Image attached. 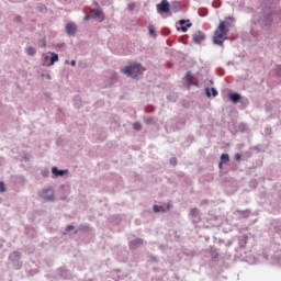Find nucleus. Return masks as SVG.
<instances>
[{"label": "nucleus", "mask_w": 281, "mask_h": 281, "mask_svg": "<svg viewBox=\"0 0 281 281\" xmlns=\"http://www.w3.org/2000/svg\"><path fill=\"white\" fill-rule=\"evenodd\" d=\"M235 160H237V161L240 160V154L239 153L235 154Z\"/></svg>", "instance_id": "obj_26"}, {"label": "nucleus", "mask_w": 281, "mask_h": 281, "mask_svg": "<svg viewBox=\"0 0 281 281\" xmlns=\"http://www.w3.org/2000/svg\"><path fill=\"white\" fill-rule=\"evenodd\" d=\"M205 40V35L202 32H195L193 34V41L196 44H201Z\"/></svg>", "instance_id": "obj_7"}, {"label": "nucleus", "mask_w": 281, "mask_h": 281, "mask_svg": "<svg viewBox=\"0 0 281 281\" xmlns=\"http://www.w3.org/2000/svg\"><path fill=\"white\" fill-rule=\"evenodd\" d=\"M52 173L55 175L56 177H63L66 173V171H59V169H57V167H53Z\"/></svg>", "instance_id": "obj_12"}, {"label": "nucleus", "mask_w": 281, "mask_h": 281, "mask_svg": "<svg viewBox=\"0 0 281 281\" xmlns=\"http://www.w3.org/2000/svg\"><path fill=\"white\" fill-rule=\"evenodd\" d=\"M128 10L134 11L135 10V2H132L128 4Z\"/></svg>", "instance_id": "obj_20"}, {"label": "nucleus", "mask_w": 281, "mask_h": 281, "mask_svg": "<svg viewBox=\"0 0 281 281\" xmlns=\"http://www.w3.org/2000/svg\"><path fill=\"white\" fill-rule=\"evenodd\" d=\"M193 77L191 72H187L186 75V82L188 83V86H190L192 83Z\"/></svg>", "instance_id": "obj_14"}, {"label": "nucleus", "mask_w": 281, "mask_h": 281, "mask_svg": "<svg viewBox=\"0 0 281 281\" xmlns=\"http://www.w3.org/2000/svg\"><path fill=\"white\" fill-rule=\"evenodd\" d=\"M42 198L45 201H54V191H53V189H45L42 193Z\"/></svg>", "instance_id": "obj_5"}, {"label": "nucleus", "mask_w": 281, "mask_h": 281, "mask_svg": "<svg viewBox=\"0 0 281 281\" xmlns=\"http://www.w3.org/2000/svg\"><path fill=\"white\" fill-rule=\"evenodd\" d=\"M49 54L52 55V57L49 59V63H47V66H53L55 63L59 60V55L52 52H49Z\"/></svg>", "instance_id": "obj_10"}, {"label": "nucleus", "mask_w": 281, "mask_h": 281, "mask_svg": "<svg viewBox=\"0 0 281 281\" xmlns=\"http://www.w3.org/2000/svg\"><path fill=\"white\" fill-rule=\"evenodd\" d=\"M179 25H181L180 31L183 32V33L187 32V29L192 26V24L190 23L189 20H187V21L186 20H180Z\"/></svg>", "instance_id": "obj_8"}, {"label": "nucleus", "mask_w": 281, "mask_h": 281, "mask_svg": "<svg viewBox=\"0 0 281 281\" xmlns=\"http://www.w3.org/2000/svg\"><path fill=\"white\" fill-rule=\"evenodd\" d=\"M93 18L92 14H87L85 15V21H90Z\"/></svg>", "instance_id": "obj_24"}, {"label": "nucleus", "mask_w": 281, "mask_h": 281, "mask_svg": "<svg viewBox=\"0 0 281 281\" xmlns=\"http://www.w3.org/2000/svg\"><path fill=\"white\" fill-rule=\"evenodd\" d=\"M220 168H222V161L220 162Z\"/></svg>", "instance_id": "obj_29"}, {"label": "nucleus", "mask_w": 281, "mask_h": 281, "mask_svg": "<svg viewBox=\"0 0 281 281\" xmlns=\"http://www.w3.org/2000/svg\"><path fill=\"white\" fill-rule=\"evenodd\" d=\"M44 60H45V65L48 66L49 64V56L48 55H44Z\"/></svg>", "instance_id": "obj_23"}, {"label": "nucleus", "mask_w": 281, "mask_h": 281, "mask_svg": "<svg viewBox=\"0 0 281 281\" xmlns=\"http://www.w3.org/2000/svg\"><path fill=\"white\" fill-rule=\"evenodd\" d=\"M78 31V27L75 23H68L66 25V33L67 35L74 36Z\"/></svg>", "instance_id": "obj_6"}, {"label": "nucleus", "mask_w": 281, "mask_h": 281, "mask_svg": "<svg viewBox=\"0 0 281 281\" xmlns=\"http://www.w3.org/2000/svg\"><path fill=\"white\" fill-rule=\"evenodd\" d=\"M229 100H231L233 103H237V102L240 100V94H238V93H231V94H229Z\"/></svg>", "instance_id": "obj_11"}, {"label": "nucleus", "mask_w": 281, "mask_h": 281, "mask_svg": "<svg viewBox=\"0 0 281 281\" xmlns=\"http://www.w3.org/2000/svg\"><path fill=\"white\" fill-rule=\"evenodd\" d=\"M158 13H169L170 4L167 0H162L159 4H157Z\"/></svg>", "instance_id": "obj_3"}, {"label": "nucleus", "mask_w": 281, "mask_h": 281, "mask_svg": "<svg viewBox=\"0 0 281 281\" xmlns=\"http://www.w3.org/2000/svg\"><path fill=\"white\" fill-rule=\"evenodd\" d=\"M221 160H222V162H228V161H229V156H228V154H222V155H221Z\"/></svg>", "instance_id": "obj_15"}, {"label": "nucleus", "mask_w": 281, "mask_h": 281, "mask_svg": "<svg viewBox=\"0 0 281 281\" xmlns=\"http://www.w3.org/2000/svg\"><path fill=\"white\" fill-rule=\"evenodd\" d=\"M7 191V187L4 184V182H0V192L4 193Z\"/></svg>", "instance_id": "obj_18"}, {"label": "nucleus", "mask_w": 281, "mask_h": 281, "mask_svg": "<svg viewBox=\"0 0 281 281\" xmlns=\"http://www.w3.org/2000/svg\"><path fill=\"white\" fill-rule=\"evenodd\" d=\"M90 14L93 19H98L100 22L104 21V13L100 9H92Z\"/></svg>", "instance_id": "obj_4"}, {"label": "nucleus", "mask_w": 281, "mask_h": 281, "mask_svg": "<svg viewBox=\"0 0 281 281\" xmlns=\"http://www.w3.org/2000/svg\"><path fill=\"white\" fill-rule=\"evenodd\" d=\"M198 214V209H191L190 215L195 216Z\"/></svg>", "instance_id": "obj_21"}, {"label": "nucleus", "mask_w": 281, "mask_h": 281, "mask_svg": "<svg viewBox=\"0 0 281 281\" xmlns=\"http://www.w3.org/2000/svg\"><path fill=\"white\" fill-rule=\"evenodd\" d=\"M75 229V226H67L66 227V232H71V231H74Z\"/></svg>", "instance_id": "obj_25"}, {"label": "nucleus", "mask_w": 281, "mask_h": 281, "mask_svg": "<svg viewBox=\"0 0 281 281\" xmlns=\"http://www.w3.org/2000/svg\"><path fill=\"white\" fill-rule=\"evenodd\" d=\"M143 245H144V240L143 239H135V240H132L130 243V248L132 250H135V249L139 248V246H143Z\"/></svg>", "instance_id": "obj_9"}, {"label": "nucleus", "mask_w": 281, "mask_h": 281, "mask_svg": "<svg viewBox=\"0 0 281 281\" xmlns=\"http://www.w3.org/2000/svg\"><path fill=\"white\" fill-rule=\"evenodd\" d=\"M26 54H27L29 56H34V55H36V49H35L33 46H29V47L26 48Z\"/></svg>", "instance_id": "obj_13"}, {"label": "nucleus", "mask_w": 281, "mask_h": 281, "mask_svg": "<svg viewBox=\"0 0 281 281\" xmlns=\"http://www.w3.org/2000/svg\"><path fill=\"white\" fill-rule=\"evenodd\" d=\"M154 212L155 213L166 212V210L164 209V206H157V204H155Z\"/></svg>", "instance_id": "obj_16"}, {"label": "nucleus", "mask_w": 281, "mask_h": 281, "mask_svg": "<svg viewBox=\"0 0 281 281\" xmlns=\"http://www.w3.org/2000/svg\"><path fill=\"white\" fill-rule=\"evenodd\" d=\"M228 29L224 21H221L218 30L215 32L213 37L214 44L222 45L225 40H227Z\"/></svg>", "instance_id": "obj_2"}, {"label": "nucleus", "mask_w": 281, "mask_h": 281, "mask_svg": "<svg viewBox=\"0 0 281 281\" xmlns=\"http://www.w3.org/2000/svg\"><path fill=\"white\" fill-rule=\"evenodd\" d=\"M121 72L133 79H137L139 76H142V64L134 63L130 66L121 68Z\"/></svg>", "instance_id": "obj_1"}, {"label": "nucleus", "mask_w": 281, "mask_h": 281, "mask_svg": "<svg viewBox=\"0 0 281 281\" xmlns=\"http://www.w3.org/2000/svg\"><path fill=\"white\" fill-rule=\"evenodd\" d=\"M77 61L76 60H71V66H76Z\"/></svg>", "instance_id": "obj_28"}, {"label": "nucleus", "mask_w": 281, "mask_h": 281, "mask_svg": "<svg viewBox=\"0 0 281 281\" xmlns=\"http://www.w3.org/2000/svg\"><path fill=\"white\" fill-rule=\"evenodd\" d=\"M149 35L154 36L155 35V27L153 25L148 26Z\"/></svg>", "instance_id": "obj_19"}, {"label": "nucleus", "mask_w": 281, "mask_h": 281, "mask_svg": "<svg viewBox=\"0 0 281 281\" xmlns=\"http://www.w3.org/2000/svg\"><path fill=\"white\" fill-rule=\"evenodd\" d=\"M211 92H212L213 97H216L218 94V92L215 88H211Z\"/></svg>", "instance_id": "obj_22"}, {"label": "nucleus", "mask_w": 281, "mask_h": 281, "mask_svg": "<svg viewBox=\"0 0 281 281\" xmlns=\"http://www.w3.org/2000/svg\"><path fill=\"white\" fill-rule=\"evenodd\" d=\"M211 90H210V88H206L205 89V92H206V95L210 98L211 97V92H210Z\"/></svg>", "instance_id": "obj_27"}, {"label": "nucleus", "mask_w": 281, "mask_h": 281, "mask_svg": "<svg viewBox=\"0 0 281 281\" xmlns=\"http://www.w3.org/2000/svg\"><path fill=\"white\" fill-rule=\"evenodd\" d=\"M133 128H134L135 131H142V124H140L139 122H135V123L133 124Z\"/></svg>", "instance_id": "obj_17"}]
</instances>
